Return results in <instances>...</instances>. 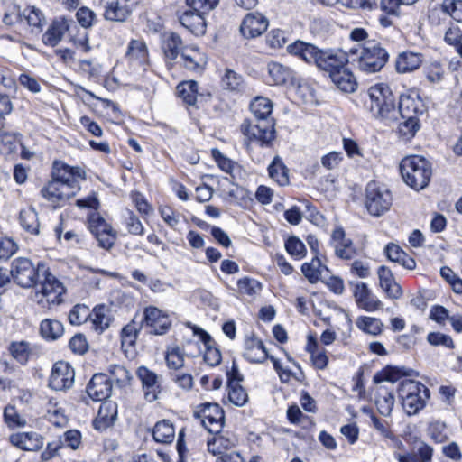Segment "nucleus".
Returning <instances> with one entry per match:
<instances>
[{"label": "nucleus", "instance_id": "13d9d810", "mask_svg": "<svg viewBox=\"0 0 462 462\" xmlns=\"http://www.w3.org/2000/svg\"><path fill=\"white\" fill-rule=\"evenodd\" d=\"M90 310L84 304L75 305L69 314V320L72 325H81L89 320Z\"/></svg>", "mask_w": 462, "mask_h": 462}, {"label": "nucleus", "instance_id": "e433bc0d", "mask_svg": "<svg viewBox=\"0 0 462 462\" xmlns=\"http://www.w3.org/2000/svg\"><path fill=\"white\" fill-rule=\"evenodd\" d=\"M19 221L24 230L32 235L39 234L40 223L38 214L32 207L20 211Z\"/></svg>", "mask_w": 462, "mask_h": 462}, {"label": "nucleus", "instance_id": "f704fd0d", "mask_svg": "<svg viewBox=\"0 0 462 462\" xmlns=\"http://www.w3.org/2000/svg\"><path fill=\"white\" fill-rule=\"evenodd\" d=\"M162 48L166 59L173 60L180 52H182L183 47L181 38L175 32H170L164 35Z\"/></svg>", "mask_w": 462, "mask_h": 462}, {"label": "nucleus", "instance_id": "ea45409f", "mask_svg": "<svg viewBox=\"0 0 462 462\" xmlns=\"http://www.w3.org/2000/svg\"><path fill=\"white\" fill-rule=\"evenodd\" d=\"M3 418L5 425L11 430L24 428L27 425L25 416L21 414L16 407L12 404H8L5 407Z\"/></svg>", "mask_w": 462, "mask_h": 462}, {"label": "nucleus", "instance_id": "864d4df0", "mask_svg": "<svg viewBox=\"0 0 462 462\" xmlns=\"http://www.w3.org/2000/svg\"><path fill=\"white\" fill-rule=\"evenodd\" d=\"M46 419L56 427H63L67 423V417L60 407H57V402L50 401L46 409Z\"/></svg>", "mask_w": 462, "mask_h": 462}, {"label": "nucleus", "instance_id": "a19ab883", "mask_svg": "<svg viewBox=\"0 0 462 462\" xmlns=\"http://www.w3.org/2000/svg\"><path fill=\"white\" fill-rule=\"evenodd\" d=\"M21 17L22 21L25 20L36 32H42V26L45 24V16L42 12L35 6L24 8L21 13Z\"/></svg>", "mask_w": 462, "mask_h": 462}, {"label": "nucleus", "instance_id": "1a4fd4ad", "mask_svg": "<svg viewBox=\"0 0 462 462\" xmlns=\"http://www.w3.org/2000/svg\"><path fill=\"white\" fill-rule=\"evenodd\" d=\"M97 5L103 10V16L107 21L125 22L139 5V0H97Z\"/></svg>", "mask_w": 462, "mask_h": 462}, {"label": "nucleus", "instance_id": "774afa93", "mask_svg": "<svg viewBox=\"0 0 462 462\" xmlns=\"http://www.w3.org/2000/svg\"><path fill=\"white\" fill-rule=\"evenodd\" d=\"M433 448L424 442H420L413 452L418 462H431Z\"/></svg>", "mask_w": 462, "mask_h": 462}, {"label": "nucleus", "instance_id": "ddd939ff", "mask_svg": "<svg viewBox=\"0 0 462 462\" xmlns=\"http://www.w3.org/2000/svg\"><path fill=\"white\" fill-rule=\"evenodd\" d=\"M74 369L68 362H56L51 369L49 386L55 391L69 389L74 383Z\"/></svg>", "mask_w": 462, "mask_h": 462}, {"label": "nucleus", "instance_id": "2f4dec72", "mask_svg": "<svg viewBox=\"0 0 462 462\" xmlns=\"http://www.w3.org/2000/svg\"><path fill=\"white\" fill-rule=\"evenodd\" d=\"M208 439V449L214 456L222 455L236 445V439L228 434L213 433Z\"/></svg>", "mask_w": 462, "mask_h": 462}, {"label": "nucleus", "instance_id": "5701e85b", "mask_svg": "<svg viewBox=\"0 0 462 462\" xmlns=\"http://www.w3.org/2000/svg\"><path fill=\"white\" fill-rule=\"evenodd\" d=\"M117 419V404L113 401H105L99 407L97 415L94 420V427L98 430H105L113 426Z\"/></svg>", "mask_w": 462, "mask_h": 462}, {"label": "nucleus", "instance_id": "79ce46f5", "mask_svg": "<svg viewBox=\"0 0 462 462\" xmlns=\"http://www.w3.org/2000/svg\"><path fill=\"white\" fill-rule=\"evenodd\" d=\"M143 328V320H136L135 318H134L129 323H127L122 329H121V343L122 346H134L136 342V339L138 337V334L141 331Z\"/></svg>", "mask_w": 462, "mask_h": 462}, {"label": "nucleus", "instance_id": "473e14b6", "mask_svg": "<svg viewBox=\"0 0 462 462\" xmlns=\"http://www.w3.org/2000/svg\"><path fill=\"white\" fill-rule=\"evenodd\" d=\"M89 316V322L92 324V328L97 332L102 333L111 324L112 319L109 315V310L104 305L95 307Z\"/></svg>", "mask_w": 462, "mask_h": 462}, {"label": "nucleus", "instance_id": "9d476101", "mask_svg": "<svg viewBox=\"0 0 462 462\" xmlns=\"http://www.w3.org/2000/svg\"><path fill=\"white\" fill-rule=\"evenodd\" d=\"M194 416L200 419L210 433L220 432L225 422L224 411L217 403L206 402L197 406Z\"/></svg>", "mask_w": 462, "mask_h": 462}, {"label": "nucleus", "instance_id": "5fc2aeb1", "mask_svg": "<svg viewBox=\"0 0 462 462\" xmlns=\"http://www.w3.org/2000/svg\"><path fill=\"white\" fill-rule=\"evenodd\" d=\"M88 227L94 236L102 235V233L114 230L111 225L97 212H93L88 217Z\"/></svg>", "mask_w": 462, "mask_h": 462}, {"label": "nucleus", "instance_id": "49530a36", "mask_svg": "<svg viewBox=\"0 0 462 462\" xmlns=\"http://www.w3.org/2000/svg\"><path fill=\"white\" fill-rule=\"evenodd\" d=\"M126 56L131 61H136L140 64L145 63L148 58L145 43L139 40H132L128 45Z\"/></svg>", "mask_w": 462, "mask_h": 462}, {"label": "nucleus", "instance_id": "58836bf2", "mask_svg": "<svg viewBox=\"0 0 462 462\" xmlns=\"http://www.w3.org/2000/svg\"><path fill=\"white\" fill-rule=\"evenodd\" d=\"M221 84L225 89L230 91H244L245 82L244 77L231 69H226L221 79Z\"/></svg>", "mask_w": 462, "mask_h": 462}, {"label": "nucleus", "instance_id": "de8ad7c7", "mask_svg": "<svg viewBox=\"0 0 462 462\" xmlns=\"http://www.w3.org/2000/svg\"><path fill=\"white\" fill-rule=\"evenodd\" d=\"M268 72L275 85H282L291 77V70L278 62L269 63Z\"/></svg>", "mask_w": 462, "mask_h": 462}, {"label": "nucleus", "instance_id": "37998d69", "mask_svg": "<svg viewBox=\"0 0 462 462\" xmlns=\"http://www.w3.org/2000/svg\"><path fill=\"white\" fill-rule=\"evenodd\" d=\"M356 327L366 334L378 336L383 332V323L374 317L361 316L356 320Z\"/></svg>", "mask_w": 462, "mask_h": 462}, {"label": "nucleus", "instance_id": "7c9ffc66", "mask_svg": "<svg viewBox=\"0 0 462 462\" xmlns=\"http://www.w3.org/2000/svg\"><path fill=\"white\" fill-rule=\"evenodd\" d=\"M384 253L391 262L396 263L407 270H413L416 267L415 260L409 256L398 245L388 244L384 248Z\"/></svg>", "mask_w": 462, "mask_h": 462}, {"label": "nucleus", "instance_id": "c9c22d12", "mask_svg": "<svg viewBox=\"0 0 462 462\" xmlns=\"http://www.w3.org/2000/svg\"><path fill=\"white\" fill-rule=\"evenodd\" d=\"M250 109L258 122L273 121L269 119L273 111V103L270 99L257 97L252 101Z\"/></svg>", "mask_w": 462, "mask_h": 462}, {"label": "nucleus", "instance_id": "4be33fe9", "mask_svg": "<svg viewBox=\"0 0 462 462\" xmlns=\"http://www.w3.org/2000/svg\"><path fill=\"white\" fill-rule=\"evenodd\" d=\"M76 24L71 19L59 17L55 19L42 36V41L50 46H56L62 39L64 33Z\"/></svg>", "mask_w": 462, "mask_h": 462}, {"label": "nucleus", "instance_id": "4d7b16f0", "mask_svg": "<svg viewBox=\"0 0 462 462\" xmlns=\"http://www.w3.org/2000/svg\"><path fill=\"white\" fill-rule=\"evenodd\" d=\"M228 398L232 403L240 407L247 402L248 395L245 390L241 385H239V383L231 382L228 384Z\"/></svg>", "mask_w": 462, "mask_h": 462}, {"label": "nucleus", "instance_id": "4c0bfd02", "mask_svg": "<svg viewBox=\"0 0 462 462\" xmlns=\"http://www.w3.org/2000/svg\"><path fill=\"white\" fill-rule=\"evenodd\" d=\"M270 177L280 186L289 183V170L279 156H275L268 167Z\"/></svg>", "mask_w": 462, "mask_h": 462}, {"label": "nucleus", "instance_id": "69168bd1", "mask_svg": "<svg viewBox=\"0 0 462 462\" xmlns=\"http://www.w3.org/2000/svg\"><path fill=\"white\" fill-rule=\"evenodd\" d=\"M424 73L430 82L438 83L443 79L444 69L439 62L434 61L424 68Z\"/></svg>", "mask_w": 462, "mask_h": 462}, {"label": "nucleus", "instance_id": "c756f323", "mask_svg": "<svg viewBox=\"0 0 462 462\" xmlns=\"http://www.w3.org/2000/svg\"><path fill=\"white\" fill-rule=\"evenodd\" d=\"M244 356L252 363H263L270 357L263 343L254 337L246 339Z\"/></svg>", "mask_w": 462, "mask_h": 462}, {"label": "nucleus", "instance_id": "f03ea898", "mask_svg": "<svg viewBox=\"0 0 462 462\" xmlns=\"http://www.w3.org/2000/svg\"><path fill=\"white\" fill-rule=\"evenodd\" d=\"M400 171L404 182L415 190L426 188L432 174L430 162L418 155L402 159L400 163Z\"/></svg>", "mask_w": 462, "mask_h": 462}, {"label": "nucleus", "instance_id": "338daca9", "mask_svg": "<svg viewBox=\"0 0 462 462\" xmlns=\"http://www.w3.org/2000/svg\"><path fill=\"white\" fill-rule=\"evenodd\" d=\"M442 8L454 20L462 23V0H445Z\"/></svg>", "mask_w": 462, "mask_h": 462}, {"label": "nucleus", "instance_id": "0eeeda50", "mask_svg": "<svg viewBox=\"0 0 462 462\" xmlns=\"http://www.w3.org/2000/svg\"><path fill=\"white\" fill-rule=\"evenodd\" d=\"M393 203V196L389 189L379 182L370 181L365 188V207L374 217H381L386 213Z\"/></svg>", "mask_w": 462, "mask_h": 462}, {"label": "nucleus", "instance_id": "603ef678", "mask_svg": "<svg viewBox=\"0 0 462 462\" xmlns=\"http://www.w3.org/2000/svg\"><path fill=\"white\" fill-rule=\"evenodd\" d=\"M263 289V284L250 277H243L237 281V290L239 293L248 296H255Z\"/></svg>", "mask_w": 462, "mask_h": 462}, {"label": "nucleus", "instance_id": "39448f33", "mask_svg": "<svg viewBox=\"0 0 462 462\" xmlns=\"http://www.w3.org/2000/svg\"><path fill=\"white\" fill-rule=\"evenodd\" d=\"M369 109L373 116L381 119H394L396 117L395 97L386 84H375L369 88Z\"/></svg>", "mask_w": 462, "mask_h": 462}, {"label": "nucleus", "instance_id": "052dcab7", "mask_svg": "<svg viewBox=\"0 0 462 462\" xmlns=\"http://www.w3.org/2000/svg\"><path fill=\"white\" fill-rule=\"evenodd\" d=\"M403 121L399 124V134L404 140L411 139L420 128L419 119H402Z\"/></svg>", "mask_w": 462, "mask_h": 462}, {"label": "nucleus", "instance_id": "72a5a7b5", "mask_svg": "<svg viewBox=\"0 0 462 462\" xmlns=\"http://www.w3.org/2000/svg\"><path fill=\"white\" fill-rule=\"evenodd\" d=\"M153 439L162 444H171L175 439V429L168 420L158 421L152 429Z\"/></svg>", "mask_w": 462, "mask_h": 462}, {"label": "nucleus", "instance_id": "a18cd8bd", "mask_svg": "<svg viewBox=\"0 0 462 462\" xmlns=\"http://www.w3.org/2000/svg\"><path fill=\"white\" fill-rule=\"evenodd\" d=\"M375 403L380 414L388 417L391 415L394 406V396L388 390L381 388L377 392Z\"/></svg>", "mask_w": 462, "mask_h": 462}, {"label": "nucleus", "instance_id": "0e129e2a", "mask_svg": "<svg viewBox=\"0 0 462 462\" xmlns=\"http://www.w3.org/2000/svg\"><path fill=\"white\" fill-rule=\"evenodd\" d=\"M219 1L220 0H187L186 3L189 8L207 14L218 5Z\"/></svg>", "mask_w": 462, "mask_h": 462}, {"label": "nucleus", "instance_id": "20e7f679", "mask_svg": "<svg viewBox=\"0 0 462 462\" xmlns=\"http://www.w3.org/2000/svg\"><path fill=\"white\" fill-rule=\"evenodd\" d=\"M44 272H47V266L43 263L35 264L27 257H16L10 265V275L14 282L25 289L37 286Z\"/></svg>", "mask_w": 462, "mask_h": 462}, {"label": "nucleus", "instance_id": "b1692460", "mask_svg": "<svg viewBox=\"0 0 462 462\" xmlns=\"http://www.w3.org/2000/svg\"><path fill=\"white\" fill-rule=\"evenodd\" d=\"M176 94L185 105L189 106H197L199 99L204 96L199 92V84L195 80H185L179 83L176 87Z\"/></svg>", "mask_w": 462, "mask_h": 462}, {"label": "nucleus", "instance_id": "c03bdc74", "mask_svg": "<svg viewBox=\"0 0 462 462\" xmlns=\"http://www.w3.org/2000/svg\"><path fill=\"white\" fill-rule=\"evenodd\" d=\"M419 102L409 96H401L397 113L402 119L418 118Z\"/></svg>", "mask_w": 462, "mask_h": 462}, {"label": "nucleus", "instance_id": "f8f14e48", "mask_svg": "<svg viewBox=\"0 0 462 462\" xmlns=\"http://www.w3.org/2000/svg\"><path fill=\"white\" fill-rule=\"evenodd\" d=\"M51 179L64 184L74 190L79 191V180L86 179V171L80 167H70L67 164L54 162L51 171Z\"/></svg>", "mask_w": 462, "mask_h": 462}, {"label": "nucleus", "instance_id": "6e6552de", "mask_svg": "<svg viewBox=\"0 0 462 462\" xmlns=\"http://www.w3.org/2000/svg\"><path fill=\"white\" fill-rule=\"evenodd\" d=\"M42 280L39 281L40 290L35 292V297L39 304L43 305L45 299L47 303L60 304L62 300L61 296L65 292V288L60 281H59L47 267V272L42 275Z\"/></svg>", "mask_w": 462, "mask_h": 462}, {"label": "nucleus", "instance_id": "412c9836", "mask_svg": "<svg viewBox=\"0 0 462 462\" xmlns=\"http://www.w3.org/2000/svg\"><path fill=\"white\" fill-rule=\"evenodd\" d=\"M331 244L337 257L344 260H350L356 254V250L351 239L346 237L342 227H337L331 235Z\"/></svg>", "mask_w": 462, "mask_h": 462}, {"label": "nucleus", "instance_id": "423d86ee", "mask_svg": "<svg viewBox=\"0 0 462 462\" xmlns=\"http://www.w3.org/2000/svg\"><path fill=\"white\" fill-rule=\"evenodd\" d=\"M389 59L387 51L374 40L364 43L360 53L352 62L365 73H374L382 69Z\"/></svg>", "mask_w": 462, "mask_h": 462}, {"label": "nucleus", "instance_id": "a211bd4d", "mask_svg": "<svg viewBox=\"0 0 462 462\" xmlns=\"http://www.w3.org/2000/svg\"><path fill=\"white\" fill-rule=\"evenodd\" d=\"M136 375L142 383L145 399L150 402L155 401L161 392L159 376L145 366H140Z\"/></svg>", "mask_w": 462, "mask_h": 462}, {"label": "nucleus", "instance_id": "f257e3e1", "mask_svg": "<svg viewBox=\"0 0 462 462\" xmlns=\"http://www.w3.org/2000/svg\"><path fill=\"white\" fill-rule=\"evenodd\" d=\"M288 51L308 63H314L329 76L348 61L346 53L336 50H320L313 44L297 41L287 47Z\"/></svg>", "mask_w": 462, "mask_h": 462}, {"label": "nucleus", "instance_id": "cd10ccee", "mask_svg": "<svg viewBox=\"0 0 462 462\" xmlns=\"http://www.w3.org/2000/svg\"><path fill=\"white\" fill-rule=\"evenodd\" d=\"M334 84L343 92L353 93L356 90L357 82L354 74L343 65L330 76Z\"/></svg>", "mask_w": 462, "mask_h": 462}, {"label": "nucleus", "instance_id": "680f3d73", "mask_svg": "<svg viewBox=\"0 0 462 462\" xmlns=\"http://www.w3.org/2000/svg\"><path fill=\"white\" fill-rule=\"evenodd\" d=\"M285 248L289 254L301 259L306 254L305 245L296 236H291L285 242Z\"/></svg>", "mask_w": 462, "mask_h": 462}, {"label": "nucleus", "instance_id": "2eb2a0df", "mask_svg": "<svg viewBox=\"0 0 462 462\" xmlns=\"http://www.w3.org/2000/svg\"><path fill=\"white\" fill-rule=\"evenodd\" d=\"M268 19L258 12L248 13L240 25V32L246 39L262 35L268 28Z\"/></svg>", "mask_w": 462, "mask_h": 462}, {"label": "nucleus", "instance_id": "3c124183", "mask_svg": "<svg viewBox=\"0 0 462 462\" xmlns=\"http://www.w3.org/2000/svg\"><path fill=\"white\" fill-rule=\"evenodd\" d=\"M165 359L168 367L180 369L184 365L185 353L179 346H171L167 348Z\"/></svg>", "mask_w": 462, "mask_h": 462}, {"label": "nucleus", "instance_id": "6ab92c4d", "mask_svg": "<svg viewBox=\"0 0 462 462\" xmlns=\"http://www.w3.org/2000/svg\"><path fill=\"white\" fill-rule=\"evenodd\" d=\"M112 392V380L105 374H96L87 386V393L93 401H106Z\"/></svg>", "mask_w": 462, "mask_h": 462}, {"label": "nucleus", "instance_id": "dca6fc26", "mask_svg": "<svg viewBox=\"0 0 462 462\" xmlns=\"http://www.w3.org/2000/svg\"><path fill=\"white\" fill-rule=\"evenodd\" d=\"M8 440L14 447L29 452H38L44 445L43 437L36 431L12 433Z\"/></svg>", "mask_w": 462, "mask_h": 462}, {"label": "nucleus", "instance_id": "09e8293b", "mask_svg": "<svg viewBox=\"0 0 462 462\" xmlns=\"http://www.w3.org/2000/svg\"><path fill=\"white\" fill-rule=\"evenodd\" d=\"M63 325L57 319H44L40 326V331L43 337L57 339L63 334Z\"/></svg>", "mask_w": 462, "mask_h": 462}, {"label": "nucleus", "instance_id": "6e6d98bb", "mask_svg": "<svg viewBox=\"0 0 462 462\" xmlns=\"http://www.w3.org/2000/svg\"><path fill=\"white\" fill-rule=\"evenodd\" d=\"M9 349L11 355L17 362H19L22 365L27 363L31 356V349L27 342H14L11 344Z\"/></svg>", "mask_w": 462, "mask_h": 462}, {"label": "nucleus", "instance_id": "4468645a", "mask_svg": "<svg viewBox=\"0 0 462 462\" xmlns=\"http://www.w3.org/2000/svg\"><path fill=\"white\" fill-rule=\"evenodd\" d=\"M79 191L74 190L64 184L59 183L52 179L41 189L42 196L53 207H60Z\"/></svg>", "mask_w": 462, "mask_h": 462}, {"label": "nucleus", "instance_id": "aec40b11", "mask_svg": "<svg viewBox=\"0 0 462 462\" xmlns=\"http://www.w3.org/2000/svg\"><path fill=\"white\" fill-rule=\"evenodd\" d=\"M353 293L357 306L365 311L373 312L380 310L383 306L381 300L364 282H356Z\"/></svg>", "mask_w": 462, "mask_h": 462}, {"label": "nucleus", "instance_id": "7ed1b4c3", "mask_svg": "<svg viewBox=\"0 0 462 462\" xmlns=\"http://www.w3.org/2000/svg\"><path fill=\"white\" fill-rule=\"evenodd\" d=\"M402 405L409 415H415L422 410L430 398V390L420 382L404 379L398 387Z\"/></svg>", "mask_w": 462, "mask_h": 462}, {"label": "nucleus", "instance_id": "e2e57ef3", "mask_svg": "<svg viewBox=\"0 0 462 462\" xmlns=\"http://www.w3.org/2000/svg\"><path fill=\"white\" fill-rule=\"evenodd\" d=\"M418 0H381L382 9L388 14L399 15L402 5H411Z\"/></svg>", "mask_w": 462, "mask_h": 462}, {"label": "nucleus", "instance_id": "9b49d317", "mask_svg": "<svg viewBox=\"0 0 462 462\" xmlns=\"http://www.w3.org/2000/svg\"><path fill=\"white\" fill-rule=\"evenodd\" d=\"M241 132L249 142H254L261 146H270L274 139L273 121L253 124L249 120H245L241 125Z\"/></svg>", "mask_w": 462, "mask_h": 462}, {"label": "nucleus", "instance_id": "393cba45", "mask_svg": "<svg viewBox=\"0 0 462 462\" xmlns=\"http://www.w3.org/2000/svg\"><path fill=\"white\" fill-rule=\"evenodd\" d=\"M180 23L196 35H203L206 32L205 14L196 12L189 8L180 17Z\"/></svg>", "mask_w": 462, "mask_h": 462}, {"label": "nucleus", "instance_id": "c85d7f7f", "mask_svg": "<svg viewBox=\"0 0 462 462\" xmlns=\"http://www.w3.org/2000/svg\"><path fill=\"white\" fill-rule=\"evenodd\" d=\"M423 61L422 55L413 51L400 53L395 61L396 70L399 73L411 72L419 69Z\"/></svg>", "mask_w": 462, "mask_h": 462}, {"label": "nucleus", "instance_id": "8fccbe9b", "mask_svg": "<svg viewBox=\"0 0 462 462\" xmlns=\"http://www.w3.org/2000/svg\"><path fill=\"white\" fill-rule=\"evenodd\" d=\"M323 269H326V267L322 265L320 260L318 257H314L311 262L305 263L301 266V271L304 276L311 283H314L319 280Z\"/></svg>", "mask_w": 462, "mask_h": 462}, {"label": "nucleus", "instance_id": "f3484780", "mask_svg": "<svg viewBox=\"0 0 462 462\" xmlns=\"http://www.w3.org/2000/svg\"><path fill=\"white\" fill-rule=\"evenodd\" d=\"M141 320L151 328L152 333L156 335L166 333L171 325L169 316L152 306L145 308Z\"/></svg>", "mask_w": 462, "mask_h": 462}, {"label": "nucleus", "instance_id": "a878e982", "mask_svg": "<svg viewBox=\"0 0 462 462\" xmlns=\"http://www.w3.org/2000/svg\"><path fill=\"white\" fill-rule=\"evenodd\" d=\"M377 273L380 286L387 296L394 300L401 298L402 295V290L401 285L396 282L392 271L385 266H381L378 269Z\"/></svg>", "mask_w": 462, "mask_h": 462}, {"label": "nucleus", "instance_id": "bb28decb", "mask_svg": "<svg viewBox=\"0 0 462 462\" xmlns=\"http://www.w3.org/2000/svg\"><path fill=\"white\" fill-rule=\"evenodd\" d=\"M181 59L183 66L193 72H201L207 64V59L198 47H185L182 49Z\"/></svg>", "mask_w": 462, "mask_h": 462}, {"label": "nucleus", "instance_id": "bf43d9fd", "mask_svg": "<svg viewBox=\"0 0 462 462\" xmlns=\"http://www.w3.org/2000/svg\"><path fill=\"white\" fill-rule=\"evenodd\" d=\"M407 374H408L403 367L401 368L397 366H386L381 374H376L374 376V381H388L393 383Z\"/></svg>", "mask_w": 462, "mask_h": 462}]
</instances>
